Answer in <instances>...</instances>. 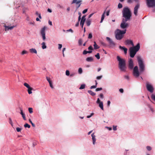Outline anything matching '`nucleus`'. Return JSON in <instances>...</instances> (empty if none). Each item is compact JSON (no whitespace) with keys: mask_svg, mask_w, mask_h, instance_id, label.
I'll return each mask as SVG.
<instances>
[{"mask_svg":"<svg viewBox=\"0 0 155 155\" xmlns=\"http://www.w3.org/2000/svg\"><path fill=\"white\" fill-rule=\"evenodd\" d=\"M100 96L101 98H103L104 97L103 95L102 94H101L100 95Z\"/></svg>","mask_w":155,"mask_h":155,"instance_id":"052dcab7","label":"nucleus"},{"mask_svg":"<svg viewBox=\"0 0 155 155\" xmlns=\"http://www.w3.org/2000/svg\"><path fill=\"white\" fill-rule=\"evenodd\" d=\"M49 84L50 86V87H51V88L52 89L54 87L52 85V81H51V82H49Z\"/></svg>","mask_w":155,"mask_h":155,"instance_id":"c03bdc74","label":"nucleus"},{"mask_svg":"<svg viewBox=\"0 0 155 155\" xmlns=\"http://www.w3.org/2000/svg\"><path fill=\"white\" fill-rule=\"evenodd\" d=\"M110 12V10H108L107 11V12H106V15L107 16H108L109 15Z\"/></svg>","mask_w":155,"mask_h":155,"instance_id":"603ef678","label":"nucleus"},{"mask_svg":"<svg viewBox=\"0 0 155 155\" xmlns=\"http://www.w3.org/2000/svg\"><path fill=\"white\" fill-rule=\"evenodd\" d=\"M83 72L82 69L81 68H79L78 69V73L80 74H81Z\"/></svg>","mask_w":155,"mask_h":155,"instance_id":"7c9ffc66","label":"nucleus"},{"mask_svg":"<svg viewBox=\"0 0 155 155\" xmlns=\"http://www.w3.org/2000/svg\"><path fill=\"white\" fill-rule=\"evenodd\" d=\"M119 48L123 50L124 51V53L125 54L127 53V48L124 47H122L120 46L119 47Z\"/></svg>","mask_w":155,"mask_h":155,"instance_id":"f3484780","label":"nucleus"},{"mask_svg":"<svg viewBox=\"0 0 155 155\" xmlns=\"http://www.w3.org/2000/svg\"><path fill=\"white\" fill-rule=\"evenodd\" d=\"M147 150L148 151H150L151 150V147L149 146H147L146 147Z\"/></svg>","mask_w":155,"mask_h":155,"instance_id":"a19ab883","label":"nucleus"},{"mask_svg":"<svg viewBox=\"0 0 155 155\" xmlns=\"http://www.w3.org/2000/svg\"><path fill=\"white\" fill-rule=\"evenodd\" d=\"M9 123L11 124L12 127H13V123H12V120L10 117L9 118Z\"/></svg>","mask_w":155,"mask_h":155,"instance_id":"c756f323","label":"nucleus"},{"mask_svg":"<svg viewBox=\"0 0 155 155\" xmlns=\"http://www.w3.org/2000/svg\"><path fill=\"white\" fill-rule=\"evenodd\" d=\"M82 40L81 39H80L78 41V43L79 45H81L82 44Z\"/></svg>","mask_w":155,"mask_h":155,"instance_id":"f704fd0d","label":"nucleus"},{"mask_svg":"<svg viewBox=\"0 0 155 155\" xmlns=\"http://www.w3.org/2000/svg\"><path fill=\"white\" fill-rule=\"evenodd\" d=\"M42 48L43 49H45L47 48V46L45 45V43L44 42H43L41 43Z\"/></svg>","mask_w":155,"mask_h":155,"instance_id":"cd10ccee","label":"nucleus"},{"mask_svg":"<svg viewBox=\"0 0 155 155\" xmlns=\"http://www.w3.org/2000/svg\"><path fill=\"white\" fill-rule=\"evenodd\" d=\"M27 53H28V52L27 51H26L25 50H24L21 53V54L22 55H24V54H26Z\"/></svg>","mask_w":155,"mask_h":155,"instance_id":"4c0bfd02","label":"nucleus"},{"mask_svg":"<svg viewBox=\"0 0 155 155\" xmlns=\"http://www.w3.org/2000/svg\"><path fill=\"white\" fill-rule=\"evenodd\" d=\"M88 92L92 96H94L96 95V93L93 92L91 90H88Z\"/></svg>","mask_w":155,"mask_h":155,"instance_id":"b1692460","label":"nucleus"},{"mask_svg":"<svg viewBox=\"0 0 155 155\" xmlns=\"http://www.w3.org/2000/svg\"><path fill=\"white\" fill-rule=\"evenodd\" d=\"M105 13H106V12H105V11L104 12L103 14L102 15V16H101V20L100 21V23H102V22L103 20L104 19V17H105L104 15H105Z\"/></svg>","mask_w":155,"mask_h":155,"instance_id":"5701e85b","label":"nucleus"},{"mask_svg":"<svg viewBox=\"0 0 155 155\" xmlns=\"http://www.w3.org/2000/svg\"><path fill=\"white\" fill-rule=\"evenodd\" d=\"M118 7L119 8H120L122 7V5L120 3H119L118 5Z\"/></svg>","mask_w":155,"mask_h":155,"instance_id":"79ce46f5","label":"nucleus"},{"mask_svg":"<svg viewBox=\"0 0 155 155\" xmlns=\"http://www.w3.org/2000/svg\"><path fill=\"white\" fill-rule=\"evenodd\" d=\"M92 37V35L91 33H90L89 34L88 36V38L89 39H91Z\"/></svg>","mask_w":155,"mask_h":155,"instance_id":"37998d69","label":"nucleus"},{"mask_svg":"<svg viewBox=\"0 0 155 155\" xmlns=\"http://www.w3.org/2000/svg\"><path fill=\"white\" fill-rule=\"evenodd\" d=\"M28 111L30 113H32L33 112V109L32 108L29 107L28 108Z\"/></svg>","mask_w":155,"mask_h":155,"instance_id":"c9c22d12","label":"nucleus"},{"mask_svg":"<svg viewBox=\"0 0 155 155\" xmlns=\"http://www.w3.org/2000/svg\"><path fill=\"white\" fill-rule=\"evenodd\" d=\"M95 57L98 59H100V56L99 53H97L96 55H95Z\"/></svg>","mask_w":155,"mask_h":155,"instance_id":"473e14b6","label":"nucleus"},{"mask_svg":"<svg viewBox=\"0 0 155 155\" xmlns=\"http://www.w3.org/2000/svg\"><path fill=\"white\" fill-rule=\"evenodd\" d=\"M67 31H71V32H73V31L71 29H70L69 30H67Z\"/></svg>","mask_w":155,"mask_h":155,"instance_id":"e2e57ef3","label":"nucleus"},{"mask_svg":"<svg viewBox=\"0 0 155 155\" xmlns=\"http://www.w3.org/2000/svg\"><path fill=\"white\" fill-rule=\"evenodd\" d=\"M93 60V58L92 57H88L86 59V61L88 62H91Z\"/></svg>","mask_w":155,"mask_h":155,"instance_id":"4be33fe9","label":"nucleus"},{"mask_svg":"<svg viewBox=\"0 0 155 155\" xmlns=\"http://www.w3.org/2000/svg\"><path fill=\"white\" fill-rule=\"evenodd\" d=\"M85 84H81L79 87L80 89H82L85 88Z\"/></svg>","mask_w":155,"mask_h":155,"instance_id":"c85d7f7f","label":"nucleus"},{"mask_svg":"<svg viewBox=\"0 0 155 155\" xmlns=\"http://www.w3.org/2000/svg\"><path fill=\"white\" fill-rule=\"evenodd\" d=\"M140 7V4L139 3H137L135 6L134 8V13L135 16L137 15L138 10Z\"/></svg>","mask_w":155,"mask_h":155,"instance_id":"1a4fd4ad","label":"nucleus"},{"mask_svg":"<svg viewBox=\"0 0 155 155\" xmlns=\"http://www.w3.org/2000/svg\"><path fill=\"white\" fill-rule=\"evenodd\" d=\"M113 129L114 130H117V126H113Z\"/></svg>","mask_w":155,"mask_h":155,"instance_id":"bf43d9fd","label":"nucleus"},{"mask_svg":"<svg viewBox=\"0 0 155 155\" xmlns=\"http://www.w3.org/2000/svg\"><path fill=\"white\" fill-rule=\"evenodd\" d=\"M16 25H13L11 26H7L5 25V24L4 25V27L5 28V31H7L9 30H12L14 28L16 27Z\"/></svg>","mask_w":155,"mask_h":155,"instance_id":"9b49d317","label":"nucleus"},{"mask_svg":"<svg viewBox=\"0 0 155 155\" xmlns=\"http://www.w3.org/2000/svg\"><path fill=\"white\" fill-rule=\"evenodd\" d=\"M146 86L147 89L148 91L151 93L153 92L154 88L151 84L147 82L146 83Z\"/></svg>","mask_w":155,"mask_h":155,"instance_id":"0eeeda50","label":"nucleus"},{"mask_svg":"<svg viewBox=\"0 0 155 155\" xmlns=\"http://www.w3.org/2000/svg\"><path fill=\"white\" fill-rule=\"evenodd\" d=\"M79 21H78L77 23L75 25V26L76 27H78V26L79 25Z\"/></svg>","mask_w":155,"mask_h":155,"instance_id":"774afa93","label":"nucleus"},{"mask_svg":"<svg viewBox=\"0 0 155 155\" xmlns=\"http://www.w3.org/2000/svg\"><path fill=\"white\" fill-rule=\"evenodd\" d=\"M47 80L48 81V82L49 83V82H51V81L50 80V79L49 78H48V77H46Z\"/></svg>","mask_w":155,"mask_h":155,"instance_id":"5fc2aeb1","label":"nucleus"},{"mask_svg":"<svg viewBox=\"0 0 155 155\" xmlns=\"http://www.w3.org/2000/svg\"><path fill=\"white\" fill-rule=\"evenodd\" d=\"M33 90L32 88L30 87L29 88H28V93L29 94H31L32 93L31 91Z\"/></svg>","mask_w":155,"mask_h":155,"instance_id":"bb28decb","label":"nucleus"},{"mask_svg":"<svg viewBox=\"0 0 155 155\" xmlns=\"http://www.w3.org/2000/svg\"><path fill=\"white\" fill-rule=\"evenodd\" d=\"M125 44L127 45L131 44L133 46L134 45L133 41L129 40H127L125 41Z\"/></svg>","mask_w":155,"mask_h":155,"instance_id":"4468645a","label":"nucleus"},{"mask_svg":"<svg viewBox=\"0 0 155 155\" xmlns=\"http://www.w3.org/2000/svg\"><path fill=\"white\" fill-rule=\"evenodd\" d=\"M16 129L17 131L18 132H20L21 130V128H19V127L16 128Z\"/></svg>","mask_w":155,"mask_h":155,"instance_id":"09e8293b","label":"nucleus"},{"mask_svg":"<svg viewBox=\"0 0 155 155\" xmlns=\"http://www.w3.org/2000/svg\"><path fill=\"white\" fill-rule=\"evenodd\" d=\"M94 14V13H91V14H90L89 16H88V18H91L93 15Z\"/></svg>","mask_w":155,"mask_h":155,"instance_id":"0e129e2a","label":"nucleus"},{"mask_svg":"<svg viewBox=\"0 0 155 155\" xmlns=\"http://www.w3.org/2000/svg\"><path fill=\"white\" fill-rule=\"evenodd\" d=\"M85 15L83 16L81 18V19L80 22V25L81 27L82 28H83L84 22L86 21V18L85 17Z\"/></svg>","mask_w":155,"mask_h":155,"instance_id":"f8f14e48","label":"nucleus"},{"mask_svg":"<svg viewBox=\"0 0 155 155\" xmlns=\"http://www.w3.org/2000/svg\"><path fill=\"white\" fill-rule=\"evenodd\" d=\"M151 97L152 99L155 101V95H154L153 94H152Z\"/></svg>","mask_w":155,"mask_h":155,"instance_id":"e433bc0d","label":"nucleus"},{"mask_svg":"<svg viewBox=\"0 0 155 155\" xmlns=\"http://www.w3.org/2000/svg\"><path fill=\"white\" fill-rule=\"evenodd\" d=\"M91 20L90 19H87V20L86 24L87 26H89L91 23Z\"/></svg>","mask_w":155,"mask_h":155,"instance_id":"412c9836","label":"nucleus"},{"mask_svg":"<svg viewBox=\"0 0 155 155\" xmlns=\"http://www.w3.org/2000/svg\"><path fill=\"white\" fill-rule=\"evenodd\" d=\"M57 7L59 8H63V6L60 5V4H58L57 5Z\"/></svg>","mask_w":155,"mask_h":155,"instance_id":"a18cd8bd","label":"nucleus"},{"mask_svg":"<svg viewBox=\"0 0 155 155\" xmlns=\"http://www.w3.org/2000/svg\"><path fill=\"white\" fill-rule=\"evenodd\" d=\"M35 14L36 15H39L41 14L39 13L38 11H36L35 12Z\"/></svg>","mask_w":155,"mask_h":155,"instance_id":"13d9d810","label":"nucleus"},{"mask_svg":"<svg viewBox=\"0 0 155 155\" xmlns=\"http://www.w3.org/2000/svg\"><path fill=\"white\" fill-rule=\"evenodd\" d=\"M117 59L119 61V67L120 70L123 71H125L126 69V61L124 59L121 58L119 56H117Z\"/></svg>","mask_w":155,"mask_h":155,"instance_id":"7ed1b4c3","label":"nucleus"},{"mask_svg":"<svg viewBox=\"0 0 155 155\" xmlns=\"http://www.w3.org/2000/svg\"><path fill=\"white\" fill-rule=\"evenodd\" d=\"M66 74L67 76H69L70 74V72L68 70H66Z\"/></svg>","mask_w":155,"mask_h":155,"instance_id":"49530a36","label":"nucleus"},{"mask_svg":"<svg viewBox=\"0 0 155 155\" xmlns=\"http://www.w3.org/2000/svg\"><path fill=\"white\" fill-rule=\"evenodd\" d=\"M140 48V45L139 43L136 46L130 47L129 49L130 57L132 58L134 57L136 53L139 50Z\"/></svg>","mask_w":155,"mask_h":155,"instance_id":"20e7f679","label":"nucleus"},{"mask_svg":"<svg viewBox=\"0 0 155 155\" xmlns=\"http://www.w3.org/2000/svg\"><path fill=\"white\" fill-rule=\"evenodd\" d=\"M82 1L80 0L78 1V0H73L71 3V4H73L74 3H76V4L78 5Z\"/></svg>","mask_w":155,"mask_h":155,"instance_id":"a211bd4d","label":"nucleus"},{"mask_svg":"<svg viewBox=\"0 0 155 155\" xmlns=\"http://www.w3.org/2000/svg\"><path fill=\"white\" fill-rule=\"evenodd\" d=\"M122 19L130 21L132 16V13L130 9L128 7L123 8L122 11Z\"/></svg>","mask_w":155,"mask_h":155,"instance_id":"f03ea898","label":"nucleus"},{"mask_svg":"<svg viewBox=\"0 0 155 155\" xmlns=\"http://www.w3.org/2000/svg\"><path fill=\"white\" fill-rule=\"evenodd\" d=\"M102 77V75L100 76H97L96 78L97 80H100L101 78Z\"/></svg>","mask_w":155,"mask_h":155,"instance_id":"de8ad7c7","label":"nucleus"},{"mask_svg":"<svg viewBox=\"0 0 155 155\" xmlns=\"http://www.w3.org/2000/svg\"><path fill=\"white\" fill-rule=\"evenodd\" d=\"M120 92L121 93H123L124 92V90L122 88H120L119 90Z\"/></svg>","mask_w":155,"mask_h":155,"instance_id":"4d7b16f0","label":"nucleus"},{"mask_svg":"<svg viewBox=\"0 0 155 155\" xmlns=\"http://www.w3.org/2000/svg\"><path fill=\"white\" fill-rule=\"evenodd\" d=\"M24 126L25 127H28L30 128V126L28 124H26L24 125Z\"/></svg>","mask_w":155,"mask_h":155,"instance_id":"72a5a7b5","label":"nucleus"},{"mask_svg":"<svg viewBox=\"0 0 155 155\" xmlns=\"http://www.w3.org/2000/svg\"><path fill=\"white\" fill-rule=\"evenodd\" d=\"M126 31V29L124 30L117 29L115 32L116 39L118 40H121L123 38L124 35L125 34Z\"/></svg>","mask_w":155,"mask_h":155,"instance_id":"39448f33","label":"nucleus"},{"mask_svg":"<svg viewBox=\"0 0 155 155\" xmlns=\"http://www.w3.org/2000/svg\"><path fill=\"white\" fill-rule=\"evenodd\" d=\"M94 49L95 50L98 49L99 48V47L97 45L96 43V42L94 41Z\"/></svg>","mask_w":155,"mask_h":155,"instance_id":"393cba45","label":"nucleus"},{"mask_svg":"<svg viewBox=\"0 0 155 155\" xmlns=\"http://www.w3.org/2000/svg\"><path fill=\"white\" fill-rule=\"evenodd\" d=\"M102 90V87L97 88L96 89L95 91H101Z\"/></svg>","mask_w":155,"mask_h":155,"instance_id":"ea45409f","label":"nucleus"},{"mask_svg":"<svg viewBox=\"0 0 155 155\" xmlns=\"http://www.w3.org/2000/svg\"><path fill=\"white\" fill-rule=\"evenodd\" d=\"M20 110L21 111L20 114L22 115V116L24 120H26V118L25 114L23 113V110L21 108H20Z\"/></svg>","mask_w":155,"mask_h":155,"instance_id":"dca6fc26","label":"nucleus"},{"mask_svg":"<svg viewBox=\"0 0 155 155\" xmlns=\"http://www.w3.org/2000/svg\"><path fill=\"white\" fill-rule=\"evenodd\" d=\"M124 78H125L127 79H129V76L127 75V76H124Z\"/></svg>","mask_w":155,"mask_h":155,"instance_id":"338daca9","label":"nucleus"},{"mask_svg":"<svg viewBox=\"0 0 155 155\" xmlns=\"http://www.w3.org/2000/svg\"><path fill=\"white\" fill-rule=\"evenodd\" d=\"M94 133H93L91 134V136L92 137V140H93V143L94 144H95V142L96 140V139L95 138V136L94 135Z\"/></svg>","mask_w":155,"mask_h":155,"instance_id":"2eb2a0df","label":"nucleus"},{"mask_svg":"<svg viewBox=\"0 0 155 155\" xmlns=\"http://www.w3.org/2000/svg\"><path fill=\"white\" fill-rule=\"evenodd\" d=\"M24 85L28 88L30 87L29 85L27 83H25L24 84Z\"/></svg>","mask_w":155,"mask_h":155,"instance_id":"2f4dec72","label":"nucleus"},{"mask_svg":"<svg viewBox=\"0 0 155 155\" xmlns=\"http://www.w3.org/2000/svg\"><path fill=\"white\" fill-rule=\"evenodd\" d=\"M92 52V51H86V50H84L83 52V54H86L87 53H91Z\"/></svg>","mask_w":155,"mask_h":155,"instance_id":"a878e982","label":"nucleus"},{"mask_svg":"<svg viewBox=\"0 0 155 155\" xmlns=\"http://www.w3.org/2000/svg\"><path fill=\"white\" fill-rule=\"evenodd\" d=\"M106 39L108 42L110 46L113 47L115 45V44L114 41L109 37H107Z\"/></svg>","mask_w":155,"mask_h":155,"instance_id":"6e6552de","label":"nucleus"},{"mask_svg":"<svg viewBox=\"0 0 155 155\" xmlns=\"http://www.w3.org/2000/svg\"><path fill=\"white\" fill-rule=\"evenodd\" d=\"M96 87H97L96 85H93V86H91L90 87V88L91 89H93V88H96Z\"/></svg>","mask_w":155,"mask_h":155,"instance_id":"8fccbe9b","label":"nucleus"},{"mask_svg":"<svg viewBox=\"0 0 155 155\" xmlns=\"http://www.w3.org/2000/svg\"><path fill=\"white\" fill-rule=\"evenodd\" d=\"M128 21H129L122 19L120 25V27L122 29L125 28L128 26V24L126 22Z\"/></svg>","mask_w":155,"mask_h":155,"instance_id":"423d86ee","label":"nucleus"},{"mask_svg":"<svg viewBox=\"0 0 155 155\" xmlns=\"http://www.w3.org/2000/svg\"><path fill=\"white\" fill-rule=\"evenodd\" d=\"M62 45L61 44H58V48L59 49H60L62 48Z\"/></svg>","mask_w":155,"mask_h":155,"instance_id":"6e6d98bb","label":"nucleus"},{"mask_svg":"<svg viewBox=\"0 0 155 155\" xmlns=\"http://www.w3.org/2000/svg\"><path fill=\"white\" fill-rule=\"evenodd\" d=\"M87 9H85L84 11H83L82 12V13L83 14H85L86 12H87Z\"/></svg>","mask_w":155,"mask_h":155,"instance_id":"864d4df0","label":"nucleus"},{"mask_svg":"<svg viewBox=\"0 0 155 155\" xmlns=\"http://www.w3.org/2000/svg\"><path fill=\"white\" fill-rule=\"evenodd\" d=\"M127 2L128 3H131L132 2V0H127Z\"/></svg>","mask_w":155,"mask_h":155,"instance_id":"680f3d73","label":"nucleus"},{"mask_svg":"<svg viewBox=\"0 0 155 155\" xmlns=\"http://www.w3.org/2000/svg\"><path fill=\"white\" fill-rule=\"evenodd\" d=\"M96 103L99 104V107L103 110H104L103 103L101 101L99 98H97Z\"/></svg>","mask_w":155,"mask_h":155,"instance_id":"9d476101","label":"nucleus"},{"mask_svg":"<svg viewBox=\"0 0 155 155\" xmlns=\"http://www.w3.org/2000/svg\"><path fill=\"white\" fill-rule=\"evenodd\" d=\"M29 51L30 52L32 53H37V51L36 50L35 48H32L31 49H29Z\"/></svg>","mask_w":155,"mask_h":155,"instance_id":"aec40b11","label":"nucleus"},{"mask_svg":"<svg viewBox=\"0 0 155 155\" xmlns=\"http://www.w3.org/2000/svg\"><path fill=\"white\" fill-rule=\"evenodd\" d=\"M137 60L139 68V71L138 67L136 66L133 69V74L135 77H137L139 76L140 74L144 71L145 69V66L142 58L140 56L137 57Z\"/></svg>","mask_w":155,"mask_h":155,"instance_id":"f257e3e1","label":"nucleus"},{"mask_svg":"<svg viewBox=\"0 0 155 155\" xmlns=\"http://www.w3.org/2000/svg\"><path fill=\"white\" fill-rule=\"evenodd\" d=\"M88 49L89 50H93V49L92 47L91 46H90L88 48Z\"/></svg>","mask_w":155,"mask_h":155,"instance_id":"3c124183","label":"nucleus"},{"mask_svg":"<svg viewBox=\"0 0 155 155\" xmlns=\"http://www.w3.org/2000/svg\"><path fill=\"white\" fill-rule=\"evenodd\" d=\"M46 29V27L45 26L41 29L40 32L41 35L45 34V31Z\"/></svg>","mask_w":155,"mask_h":155,"instance_id":"6ab92c4d","label":"nucleus"},{"mask_svg":"<svg viewBox=\"0 0 155 155\" xmlns=\"http://www.w3.org/2000/svg\"><path fill=\"white\" fill-rule=\"evenodd\" d=\"M110 101H107V105L108 106H110Z\"/></svg>","mask_w":155,"mask_h":155,"instance_id":"69168bd1","label":"nucleus"},{"mask_svg":"<svg viewBox=\"0 0 155 155\" xmlns=\"http://www.w3.org/2000/svg\"><path fill=\"white\" fill-rule=\"evenodd\" d=\"M41 35L42 36L43 39L44 40H45L46 39L45 34H42V35Z\"/></svg>","mask_w":155,"mask_h":155,"instance_id":"58836bf2","label":"nucleus"},{"mask_svg":"<svg viewBox=\"0 0 155 155\" xmlns=\"http://www.w3.org/2000/svg\"><path fill=\"white\" fill-rule=\"evenodd\" d=\"M129 68L130 69H132L133 68V61L132 59H130L129 61Z\"/></svg>","mask_w":155,"mask_h":155,"instance_id":"ddd939ff","label":"nucleus"}]
</instances>
